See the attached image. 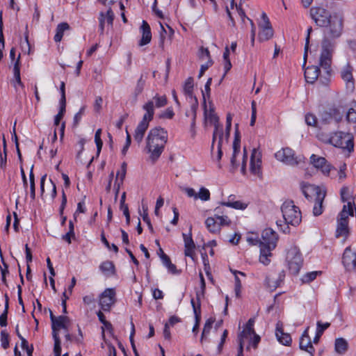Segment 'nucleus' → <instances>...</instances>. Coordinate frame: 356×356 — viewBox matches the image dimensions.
<instances>
[{
  "label": "nucleus",
  "instance_id": "f257e3e1",
  "mask_svg": "<svg viewBox=\"0 0 356 356\" xmlns=\"http://www.w3.org/2000/svg\"><path fill=\"white\" fill-rule=\"evenodd\" d=\"M167 131L160 127L151 129L145 140V149L149 154V159L156 161L163 153L168 142Z\"/></svg>",
  "mask_w": 356,
  "mask_h": 356
},
{
  "label": "nucleus",
  "instance_id": "f03ea898",
  "mask_svg": "<svg viewBox=\"0 0 356 356\" xmlns=\"http://www.w3.org/2000/svg\"><path fill=\"white\" fill-rule=\"evenodd\" d=\"M282 220L276 221L278 229L284 234L291 232L290 226H298L302 220L301 212L292 201H286L282 206Z\"/></svg>",
  "mask_w": 356,
  "mask_h": 356
},
{
  "label": "nucleus",
  "instance_id": "7ed1b4c3",
  "mask_svg": "<svg viewBox=\"0 0 356 356\" xmlns=\"http://www.w3.org/2000/svg\"><path fill=\"white\" fill-rule=\"evenodd\" d=\"M310 162L312 165L319 170L324 176L331 179L343 181L346 177V164H341L337 170L332 166L324 157L312 154Z\"/></svg>",
  "mask_w": 356,
  "mask_h": 356
},
{
  "label": "nucleus",
  "instance_id": "20e7f679",
  "mask_svg": "<svg viewBox=\"0 0 356 356\" xmlns=\"http://www.w3.org/2000/svg\"><path fill=\"white\" fill-rule=\"evenodd\" d=\"M318 138L326 144L346 149L348 152H351L354 149V138L352 134L337 131L330 134H321Z\"/></svg>",
  "mask_w": 356,
  "mask_h": 356
},
{
  "label": "nucleus",
  "instance_id": "39448f33",
  "mask_svg": "<svg viewBox=\"0 0 356 356\" xmlns=\"http://www.w3.org/2000/svg\"><path fill=\"white\" fill-rule=\"evenodd\" d=\"M204 104V126L213 127L214 131L213 134V142L211 145V156H216V143L218 140L220 124L219 123V118L215 112L214 106L211 102L203 103Z\"/></svg>",
  "mask_w": 356,
  "mask_h": 356
},
{
  "label": "nucleus",
  "instance_id": "423d86ee",
  "mask_svg": "<svg viewBox=\"0 0 356 356\" xmlns=\"http://www.w3.org/2000/svg\"><path fill=\"white\" fill-rule=\"evenodd\" d=\"M353 209L351 207L350 202H348V204L343 205L337 218L336 237H342L344 240L348 238L350 232L348 217L353 216Z\"/></svg>",
  "mask_w": 356,
  "mask_h": 356
},
{
  "label": "nucleus",
  "instance_id": "0eeeda50",
  "mask_svg": "<svg viewBox=\"0 0 356 356\" xmlns=\"http://www.w3.org/2000/svg\"><path fill=\"white\" fill-rule=\"evenodd\" d=\"M247 153L245 148L243 152L241 151V140L238 135L236 134L232 143V152L230 157V162L233 168H237L241 165V172L245 175L246 172Z\"/></svg>",
  "mask_w": 356,
  "mask_h": 356
},
{
  "label": "nucleus",
  "instance_id": "6e6552de",
  "mask_svg": "<svg viewBox=\"0 0 356 356\" xmlns=\"http://www.w3.org/2000/svg\"><path fill=\"white\" fill-rule=\"evenodd\" d=\"M286 264L291 274L297 275L299 273L303 265V258L297 247L293 246L288 250Z\"/></svg>",
  "mask_w": 356,
  "mask_h": 356
},
{
  "label": "nucleus",
  "instance_id": "1a4fd4ad",
  "mask_svg": "<svg viewBox=\"0 0 356 356\" xmlns=\"http://www.w3.org/2000/svg\"><path fill=\"white\" fill-rule=\"evenodd\" d=\"M232 126V117L229 115L227 117V125L225 130L220 124L219 134L217 142L216 143V156H212L213 161L219 163L222 156V149L227 145L228 138L229 136V131Z\"/></svg>",
  "mask_w": 356,
  "mask_h": 356
},
{
  "label": "nucleus",
  "instance_id": "9d476101",
  "mask_svg": "<svg viewBox=\"0 0 356 356\" xmlns=\"http://www.w3.org/2000/svg\"><path fill=\"white\" fill-rule=\"evenodd\" d=\"M335 49V43L325 39L321 44V52L319 59L321 67L328 74L330 71L332 55Z\"/></svg>",
  "mask_w": 356,
  "mask_h": 356
},
{
  "label": "nucleus",
  "instance_id": "9b49d317",
  "mask_svg": "<svg viewBox=\"0 0 356 356\" xmlns=\"http://www.w3.org/2000/svg\"><path fill=\"white\" fill-rule=\"evenodd\" d=\"M326 27L325 34L330 38H337L342 33L343 18L338 14H334L332 16L329 24Z\"/></svg>",
  "mask_w": 356,
  "mask_h": 356
},
{
  "label": "nucleus",
  "instance_id": "f8f14e48",
  "mask_svg": "<svg viewBox=\"0 0 356 356\" xmlns=\"http://www.w3.org/2000/svg\"><path fill=\"white\" fill-rule=\"evenodd\" d=\"M275 158L287 165H297L300 159L296 156L294 151L289 147H282L275 153Z\"/></svg>",
  "mask_w": 356,
  "mask_h": 356
},
{
  "label": "nucleus",
  "instance_id": "ddd939ff",
  "mask_svg": "<svg viewBox=\"0 0 356 356\" xmlns=\"http://www.w3.org/2000/svg\"><path fill=\"white\" fill-rule=\"evenodd\" d=\"M115 290L113 288L106 289L99 296V305L104 312H109L115 302Z\"/></svg>",
  "mask_w": 356,
  "mask_h": 356
},
{
  "label": "nucleus",
  "instance_id": "4468645a",
  "mask_svg": "<svg viewBox=\"0 0 356 356\" xmlns=\"http://www.w3.org/2000/svg\"><path fill=\"white\" fill-rule=\"evenodd\" d=\"M50 318L51 321L52 335L54 342L60 341L58 332L60 330H67L69 324V319L67 316H59L56 317L52 312L50 313Z\"/></svg>",
  "mask_w": 356,
  "mask_h": 356
},
{
  "label": "nucleus",
  "instance_id": "2eb2a0df",
  "mask_svg": "<svg viewBox=\"0 0 356 356\" xmlns=\"http://www.w3.org/2000/svg\"><path fill=\"white\" fill-rule=\"evenodd\" d=\"M219 204L223 207H227L236 210L244 211L249 206L250 201L247 199H240L236 195L232 194L220 201Z\"/></svg>",
  "mask_w": 356,
  "mask_h": 356
},
{
  "label": "nucleus",
  "instance_id": "dca6fc26",
  "mask_svg": "<svg viewBox=\"0 0 356 356\" xmlns=\"http://www.w3.org/2000/svg\"><path fill=\"white\" fill-rule=\"evenodd\" d=\"M310 15L312 19L319 26H327L332 16L330 13L323 8H312Z\"/></svg>",
  "mask_w": 356,
  "mask_h": 356
},
{
  "label": "nucleus",
  "instance_id": "f3484780",
  "mask_svg": "<svg viewBox=\"0 0 356 356\" xmlns=\"http://www.w3.org/2000/svg\"><path fill=\"white\" fill-rule=\"evenodd\" d=\"M302 193L308 200H324L325 197V191L319 187L310 184L303 183L301 185Z\"/></svg>",
  "mask_w": 356,
  "mask_h": 356
},
{
  "label": "nucleus",
  "instance_id": "a211bd4d",
  "mask_svg": "<svg viewBox=\"0 0 356 356\" xmlns=\"http://www.w3.org/2000/svg\"><path fill=\"white\" fill-rule=\"evenodd\" d=\"M261 152L257 148H254L250 156V170L254 176L258 177L261 176Z\"/></svg>",
  "mask_w": 356,
  "mask_h": 356
},
{
  "label": "nucleus",
  "instance_id": "6ab92c4d",
  "mask_svg": "<svg viewBox=\"0 0 356 356\" xmlns=\"http://www.w3.org/2000/svg\"><path fill=\"white\" fill-rule=\"evenodd\" d=\"M182 191L187 197L193 198L194 200H200L202 202H207L211 199V193L204 186L200 187L198 192H196L194 188L191 187H184Z\"/></svg>",
  "mask_w": 356,
  "mask_h": 356
},
{
  "label": "nucleus",
  "instance_id": "aec40b11",
  "mask_svg": "<svg viewBox=\"0 0 356 356\" xmlns=\"http://www.w3.org/2000/svg\"><path fill=\"white\" fill-rule=\"evenodd\" d=\"M261 17L262 22L259 24V40L264 42L270 40L273 37V31L266 15L262 13Z\"/></svg>",
  "mask_w": 356,
  "mask_h": 356
},
{
  "label": "nucleus",
  "instance_id": "412c9836",
  "mask_svg": "<svg viewBox=\"0 0 356 356\" xmlns=\"http://www.w3.org/2000/svg\"><path fill=\"white\" fill-rule=\"evenodd\" d=\"M342 263L348 271H353L356 269V251L350 248H346L343 252Z\"/></svg>",
  "mask_w": 356,
  "mask_h": 356
},
{
  "label": "nucleus",
  "instance_id": "4be33fe9",
  "mask_svg": "<svg viewBox=\"0 0 356 356\" xmlns=\"http://www.w3.org/2000/svg\"><path fill=\"white\" fill-rule=\"evenodd\" d=\"M353 68L347 63L341 70V77L346 83L347 91L353 92L355 88L354 79L353 76Z\"/></svg>",
  "mask_w": 356,
  "mask_h": 356
},
{
  "label": "nucleus",
  "instance_id": "5701e85b",
  "mask_svg": "<svg viewBox=\"0 0 356 356\" xmlns=\"http://www.w3.org/2000/svg\"><path fill=\"white\" fill-rule=\"evenodd\" d=\"M262 241L260 242L261 245L270 247V248H275L278 236L277 233L271 228H266L262 232Z\"/></svg>",
  "mask_w": 356,
  "mask_h": 356
},
{
  "label": "nucleus",
  "instance_id": "b1692460",
  "mask_svg": "<svg viewBox=\"0 0 356 356\" xmlns=\"http://www.w3.org/2000/svg\"><path fill=\"white\" fill-rule=\"evenodd\" d=\"M184 243V254L195 261L196 246L193 240L191 232L182 234Z\"/></svg>",
  "mask_w": 356,
  "mask_h": 356
},
{
  "label": "nucleus",
  "instance_id": "393cba45",
  "mask_svg": "<svg viewBox=\"0 0 356 356\" xmlns=\"http://www.w3.org/2000/svg\"><path fill=\"white\" fill-rule=\"evenodd\" d=\"M20 58H21V55L19 54L17 58V60L14 63V67L13 70L14 79L11 81V83L13 86V87L15 88L16 92H18L19 90V89L24 90V85L22 82L21 76H20V65H21Z\"/></svg>",
  "mask_w": 356,
  "mask_h": 356
},
{
  "label": "nucleus",
  "instance_id": "a878e982",
  "mask_svg": "<svg viewBox=\"0 0 356 356\" xmlns=\"http://www.w3.org/2000/svg\"><path fill=\"white\" fill-rule=\"evenodd\" d=\"M254 319L250 318L248 323H246L245 327L243 328L241 333L238 335L239 345L241 342H243V346L244 345L245 341H248L249 339H252V337L256 334L254 330Z\"/></svg>",
  "mask_w": 356,
  "mask_h": 356
},
{
  "label": "nucleus",
  "instance_id": "bb28decb",
  "mask_svg": "<svg viewBox=\"0 0 356 356\" xmlns=\"http://www.w3.org/2000/svg\"><path fill=\"white\" fill-rule=\"evenodd\" d=\"M309 327H307L306 330L302 334L300 338V348L303 350L308 353H309L310 356H313L315 352V349L312 344V341L310 337L309 336Z\"/></svg>",
  "mask_w": 356,
  "mask_h": 356
},
{
  "label": "nucleus",
  "instance_id": "cd10ccee",
  "mask_svg": "<svg viewBox=\"0 0 356 356\" xmlns=\"http://www.w3.org/2000/svg\"><path fill=\"white\" fill-rule=\"evenodd\" d=\"M214 215L217 220L218 225H220V229L222 227L229 226L232 223L231 219L225 213V208L218 205L214 209Z\"/></svg>",
  "mask_w": 356,
  "mask_h": 356
},
{
  "label": "nucleus",
  "instance_id": "c85d7f7f",
  "mask_svg": "<svg viewBox=\"0 0 356 356\" xmlns=\"http://www.w3.org/2000/svg\"><path fill=\"white\" fill-rule=\"evenodd\" d=\"M140 32L141 33V38L138 42V45L143 47L149 44L152 40L151 29L148 23L145 20L142 22Z\"/></svg>",
  "mask_w": 356,
  "mask_h": 356
},
{
  "label": "nucleus",
  "instance_id": "c756f323",
  "mask_svg": "<svg viewBox=\"0 0 356 356\" xmlns=\"http://www.w3.org/2000/svg\"><path fill=\"white\" fill-rule=\"evenodd\" d=\"M114 19V14L111 8L108 9L106 13L101 12L99 17V28L102 33L104 31V28L107 26H112Z\"/></svg>",
  "mask_w": 356,
  "mask_h": 356
},
{
  "label": "nucleus",
  "instance_id": "7c9ffc66",
  "mask_svg": "<svg viewBox=\"0 0 356 356\" xmlns=\"http://www.w3.org/2000/svg\"><path fill=\"white\" fill-rule=\"evenodd\" d=\"M231 272L234 276V293L236 298H239L241 296L242 291V280L245 279V274L243 272L236 270H231Z\"/></svg>",
  "mask_w": 356,
  "mask_h": 356
},
{
  "label": "nucleus",
  "instance_id": "2f4dec72",
  "mask_svg": "<svg viewBox=\"0 0 356 356\" xmlns=\"http://www.w3.org/2000/svg\"><path fill=\"white\" fill-rule=\"evenodd\" d=\"M160 26V44L163 45L166 39L170 40H172L174 35V30L168 24H164L162 22H159Z\"/></svg>",
  "mask_w": 356,
  "mask_h": 356
},
{
  "label": "nucleus",
  "instance_id": "473e14b6",
  "mask_svg": "<svg viewBox=\"0 0 356 356\" xmlns=\"http://www.w3.org/2000/svg\"><path fill=\"white\" fill-rule=\"evenodd\" d=\"M154 107L153 100H149L145 103L143 106L145 113L141 120L149 123L154 118Z\"/></svg>",
  "mask_w": 356,
  "mask_h": 356
},
{
  "label": "nucleus",
  "instance_id": "72a5a7b5",
  "mask_svg": "<svg viewBox=\"0 0 356 356\" xmlns=\"http://www.w3.org/2000/svg\"><path fill=\"white\" fill-rule=\"evenodd\" d=\"M275 335L277 341L284 345V346H290L291 343L292 339L291 335L288 333H284L282 328V325L279 323L277 324Z\"/></svg>",
  "mask_w": 356,
  "mask_h": 356
},
{
  "label": "nucleus",
  "instance_id": "f704fd0d",
  "mask_svg": "<svg viewBox=\"0 0 356 356\" xmlns=\"http://www.w3.org/2000/svg\"><path fill=\"white\" fill-rule=\"evenodd\" d=\"M149 123L141 120L138 126L136 127L134 138V140L138 143H140L144 138L145 134L149 127Z\"/></svg>",
  "mask_w": 356,
  "mask_h": 356
},
{
  "label": "nucleus",
  "instance_id": "c9c22d12",
  "mask_svg": "<svg viewBox=\"0 0 356 356\" xmlns=\"http://www.w3.org/2000/svg\"><path fill=\"white\" fill-rule=\"evenodd\" d=\"M260 246V255H259V261L267 266L270 263V257H272V251L275 248H270V247L265 245H259Z\"/></svg>",
  "mask_w": 356,
  "mask_h": 356
},
{
  "label": "nucleus",
  "instance_id": "e433bc0d",
  "mask_svg": "<svg viewBox=\"0 0 356 356\" xmlns=\"http://www.w3.org/2000/svg\"><path fill=\"white\" fill-rule=\"evenodd\" d=\"M319 76V68L317 66L307 67L305 70V77L307 83H313Z\"/></svg>",
  "mask_w": 356,
  "mask_h": 356
},
{
  "label": "nucleus",
  "instance_id": "4c0bfd02",
  "mask_svg": "<svg viewBox=\"0 0 356 356\" xmlns=\"http://www.w3.org/2000/svg\"><path fill=\"white\" fill-rule=\"evenodd\" d=\"M207 230L213 234H218L220 232V225L217 222L215 215L208 217L204 222Z\"/></svg>",
  "mask_w": 356,
  "mask_h": 356
},
{
  "label": "nucleus",
  "instance_id": "58836bf2",
  "mask_svg": "<svg viewBox=\"0 0 356 356\" xmlns=\"http://www.w3.org/2000/svg\"><path fill=\"white\" fill-rule=\"evenodd\" d=\"M346 119L348 129L356 133V110L350 108L346 113Z\"/></svg>",
  "mask_w": 356,
  "mask_h": 356
},
{
  "label": "nucleus",
  "instance_id": "ea45409f",
  "mask_svg": "<svg viewBox=\"0 0 356 356\" xmlns=\"http://www.w3.org/2000/svg\"><path fill=\"white\" fill-rule=\"evenodd\" d=\"M193 79L192 77H188L184 82L183 90L184 95L191 99V100H193L194 97H195L193 95Z\"/></svg>",
  "mask_w": 356,
  "mask_h": 356
},
{
  "label": "nucleus",
  "instance_id": "a19ab883",
  "mask_svg": "<svg viewBox=\"0 0 356 356\" xmlns=\"http://www.w3.org/2000/svg\"><path fill=\"white\" fill-rule=\"evenodd\" d=\"M348 344L347 341L343 338H337L334 342V350L340 355L344 354L348 350Z\"/></svg>",
  "mask_w": 356,
  "mask_h": 356
},
{
  "label": "nucleus",
  "instance_id": "79ce46f5",
  "mask_svg": "<svg viewBox=\"0 0 356 356\" xmlns=\"http://www.w3.org/2000/svg\"><path fill=\"white\" fill-rule=\"evenodd\" d=\"M191 305L193 306V312L195 316V323L193 327L192 332L196 335L197 333V330L199 328L200 323V303L198 302V305L196 306L194 300L192 299Z\"/></svg>",
  "mask_w": 356,
  "mask_h": 356
},
{
  "label": "nucleus",
  "instance_id": "37998d69",
  "mask_svg": "<svg viewBox=\"0 0 356 356\" xmlns=\"http://www.w3.org/2000/svg\"><path fill=\"white\" fill-rule=\"evenodd\" d=\"M70 29V26L66 22H63L58 24L54 35V40L58 42L61 41L64 32Z\"/></svg>",
  "mask_w": 356,
  "mask_h": 356
},
{
  "label": "nucleus",
  "instance_id": "c03bdc74",
  "mask_svg": "<svg viewBox=\"0 0 356 356\" xmlns=\"http://www.w3.org/2000/svg\"><path fill=\"white\" fill-rule=\"evenodd\" d=\"M99 268L106 275H111L114 273V265L111 261H104L101 264Z\"/></svg>",
  "mask_w": 356,
  "mask_h": 356
},
{
  "label": "nucleus",
  "instance_id": "a18cd8bd",
  "mask_svg": "<svg viewBox=\"0 0 356 356\" xmlns=\"http://www.w3.org/2000/svg\"><path fill=\"white\" fill-rule=\"evenodd\" d=\"M191 108L186 111V115L191 120H196V112L198 107V102L196 97L191 100Z\"/></svg>",
  "mask_w": 356,
  "mask_h": 356
},
{
  "label": "nucleus",
  "instance_id": "49530a36",
  "mask_svg": "<svg viewBox=\"0 0 356 356\" xmlns=\"http://www.w3.org/2000/svg\"><path fill=\"white\" fill-rule=\"evenodd\" d=\"M350 193H350V190L347 186L342 187L341 189V191H340L341 199L342 202H347V204H348V202H351V207L353 208V197L356 195H355L352 197V200H350Z\"/></svg>",
  "mask_w": 356,
  "mask_h": 356
},
{
  "label": "nucleus",
  "instance_id": "de8ad7c7",
  "mask_svg": "<svg viewBox=\"0 0 356 356\" xmlns=\"http://www.w3.org/2000/svg\"><path fill=\"white\" fill-rule=\"evenodd\" d=\"M265 284L270 290H274L280 285V281L270 274L266 277Z\"/></svg>",
  "mask_w": 356,
  "mask_h": 356
},
{
  "label": "nucleus",
  "instance_id": "09e8293b",
  "mask_svg": "<svg viewBox=\"0 0 356 356\" xmlns=\"http://www.w3.org/2000/svg\"><path fill=\"white\" fill-rule=\"evenodd\" d=\"M321 274V271L317 270L307 273L302 275V277H301V281L304 284L309 283L314 280L316 278V277Z\"/></svg>",
  "mask_w": 356,
  "mask_h": 356
},
{
  "label": "nucleus",
  "instance_id": "8fccbe9b",
  "mask_svg": "<svg viewBox=\"0 0 356 356\" xmlns=\"http://www.w3.org/2000/svg\"><path fill=\"white\" fill-rule=\"evenodd\" d=\"M229 48L228 47H226L223 54L225 74H227V72L232 68V63L229 58Z\"/></svg>",
  "mask_w": 356,
  "mask_h": 356
},
{
  "label": "nucleus",
  "instance_id": "3c124183",
  "mask_svg": "<svg viewBox=\"0 0 356 356\" xmlns=\"http://www.w3.org/2000/svg\"><path fill=\"white\" fill-rule=\"evenodd\" d=\"M213 322H214V320L211 318L207 320V321L204 325L203 330H202V336H201V341H202L205 338H207V337L209 334V332L212 328Z\"/></svg>",
  "mask_w": 356,
  "mask_h": 356
},
{
  "label": "nucleus",
  "instance_id": "603ef678",
  "mask_svg": "<svg viewBox=\"0 0 356 356\" xmlns=\"http://www.w3.org/2000/svg\"><path fill=\"white\" fill-rule=\"evenodd\" d=\"M125 198H126V195H125V193H124L122 195L121 199H120V209L122 211L124 215L126 217L127 222L129 223L130 216H129V213L128 206H127V204H125Z\"/></svg>",
  "mask_w": 356,
  "mask_h": 356
},
{
  "label": "nucleus",
  "instance_id": "864d4df0",
  "mask_svg": "<svg viewBox=\"0 0 356 356\" xmlns=\"http://www.w3.org/2000/svg\"><path fill=\"white\" fill-rule=\"evenodd\" d=\"M330 116L337 122H339L342 118V111L340 108L333 107L329 111Z\"/></svg>",
  "mask_w": 356,
  "mask_h": 356
},
{
  "label": "nucleus",
  "instance_id": "5fc2aeb1",
  "mask_svg": "<svg viewBox=\"0 0 356 356\" xmlns=\"http://www.w3.org/2000/svg\"><path fill=\"white\" fill-rule=\"evenodd\" d=\"M152 100H153L154 104H155L154 106L157 108L163 107L167 104V99L165 95H156Z\"/></svg>",
  "mask_w": 356,
  "mask_h": 356
},
{
  "label": "nucleus",
  "instance_id": "6e6d98bb",
  "mask_svg": "<svg viewBox=\"0 0 356 356\" xmlns=\"http://www.w3.org/2000/svg\"><path fill=\"white\" fill-rule=\"evenodd\" d=\"M74 223L72 220L69 222V231L63 236V239L67 241L69 244L71 243V238H74Z\"/></svg>",
  "mask_w": 356,
  "mask_h": 356
},
{
  "label": "nucleus",
  "instance_id": "4d7b16f0",
  "mask_svg": "<svg viewBox=\"0 0 356 356\" xmlns=\"http://www.w3.org/2000/svg\"><path fill=\"white\" fill-rule=\"evenodd\" d=\"M211 84V78H209L204 85V88L202 90L203 103L207 102V99H209L210 97V86Z\"/></svg>",
  "mask_w": 356,
  "mask_h": 356
},
{
  "label": "nucleus",
  "instance_id": "13d9d810",
  "mask_svg": "<svg viewBox=\"0 0 356 356\" xmlns=\"http://www.w3.org/2000/svg\"><path fill=\"white\" fill-rule=\"evenodd\" d=\"M98 318L99 321L103 324L104 327H102V334H104V327L109 330L111 328V324L106 320V317L102 312L99 311L97 313Z\"/></svg>",
  "mask_w": 356,
  "mask_h": 356
},
{
  "label": "nucleus",
  "instance_id": "bf43d9fd",
  "mask_svg": "<svg viewBox=\"0 0 356 356\" xmlns=\"http://www.w3.org/2000/svg\"><path fill=\"white\" fill-rule=\"evenodd\" d=\"M315 204L313 208V213L317 216L323 213V200H319V198L314 200Z\"/></svg>",
  "mask_w": 356,
  "mask_h": 356
},
{
  "label": "nucleus",
  "instance_id": "052dcab7",
  "mask_svg": "<svg viewBox=\"0 0 356 356\" xmlns=\"http://www.w3.org/2000/svg\"><path fill=\"white\" fill-rule=\"evenodd\" d=\"M102 129H98L95 135V142L97 146V154H99L102 147V141L101 139Z\"/></svg>",
  "mask_w": 356,
  "mask_h": 356
},
{
  "label": "nucleus",
  "instance_id": "680f3d73",
  "mask_svg": "<svg viewBox=\"0 0 356 356\" xmlns=\"http://www.w3.org/2000/svg\"><path fill=\"white\" fill-rule=\"evenodd\" d=\"M48 187L49 188V192L47 193L45 196L49 195L51 200H54L56 195V186L51 179H49Z\"/></svg>",
  "mask_w": 356,
  "mask_h": 356
},
{
  "label": "nucleus",
  "instance_id": "e2e57ef3",
  "mask_svg": "<svg viewBox=\"0 0 356 356\" xmlns=\"http://www.w3.org/2000/svg\"><path fill=\"white\" fill-rule=\"evenodd\" d=\"M145 81L141 76L138 79L137 84L136 86L135 90H134V94L136 96H138L143 92L144 86H145Z\"/></svg>",
  "mask_w": 356,
  "mask_h": 356
},
{
  "label": "nucleus",
  "instance_id": "0e129e2a",
  "mask_svg": "<svg viewBox=\"0 0 356 356\" xmlns=\"http://www.w3.org/2000/svg\"><path fill=\"white\" fill-rule=\"evenodd\" d=\"M305 122L307 125L315 127L317 124V119L314 115L312 113H307L305 115Z\"/></svg>",
  "mask_w": 356,
  "mask_h": 356
},
{
  "label": "nucleus",
  "instance_id": "69168bd1",
  "mask_svg": "<svg viewBox=\"0 0 356 356\" xmlns=\"http://www.w3.org/2000/svg\"><path fill=\"white\" fill-rule=\"evenodd\" d=\"M1 343L4 349H6L9 346L8 334L5 331H2L1 333Z\"/></svg>",
  "mask_w": 356,
  "mask_h": 356
},
{
  "label": "nucleus",
  "instance_id": "338daca9",
  "mask_svg": "<svg viewBox=\"0 0 356 356\" xmlns=\"http://www.w3.org/2000/svg\"><path fill=\"white\" fill-rule=\"evenodd\" d=\"M54 356H69L67 353H65L63 355H61V342L58 341L54 342Z\"/></svg>",
  "mask_w": 356,
  "mask_h": 356
},
{
  "label": "nucleus",
  "instance_id": "774afa93",
  "mask_svg": "<svg viewBox=\"0 0 356 356\" xmlns=\"http://www.w3.org/2000/svg\"><path fill=\"white\" fill-rule=\"evenodd\" d=\"M330 324L329 323H321V321H318L316 323V330L318 331V334H323V332L330 327Z\"/></svg>",
  "mask_w": 356,
  "mask_h": 356
}]
</instances>
